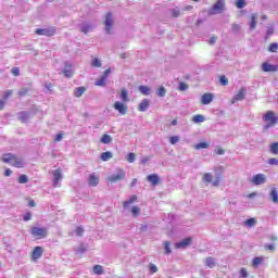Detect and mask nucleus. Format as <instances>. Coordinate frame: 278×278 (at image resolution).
I'll use <instances>...</instances> for the list:
<instances>
[{
	"mask_svg": "<svg viewBox=\"0 0 278 278\" xmlns=\"http://www.w3.org/2000/svg\"><path fill=\"white\" fill-rule=\"evenodd\" d=\"M86 87H78L74 90V97H77V99H79V97H81L84 94V92H86Z\"/></svg>",
	"mask_w": 278,
	"mask_h": 278,
	"instance_id": "393cba45",
	"label": "nucleus"
},
{
	"mask_svg": "<svg viewBox=\"0 0 278 278\" xmlns=\"http://www.w3.org/2000/svg\"><path fill=\"white\" fill-rule=\"evenodd\" d=\"M265 249H266L267 251H273V252L276 251V248H275V245H273V244H266V245H265Z\"/></svg>",
	"mask_w": 278,
	"mask_h": 278,
	"instance_id": "0e129e2a",
	"label": "nucleus"
},
{
	"mask_svg": "<svg viewBox=\"0 0 278 278\" xmlns=\"http://www.w3.org/2000/svg\"><path fill=\"white\" fill-rule=\"evenodd\" d=\"M232 31L236 34L238 31H240V25L238 24H232Z\"/></svg>",
	"mask_w": 278,
	"mask_h": 278,
	"instance_id": "338daca9",
	"label": "nucleus"
},
{
	"mask_svg": "<svg viewBox=\"0 0 278 278\" xmlns=\"http://www.w3.org/2000/svg\"><path fill=\"white\" fill-rule=\"evenodd\" d=\"M213 100H214V96L212 93H204L201 98V104L210 105V103H212Z\"/></svg>",
	"mask_w": 278,
	"mask_h": 278,
	"instance_id": "a211bd4d",
	"label": "nucleus"
},
{
	"mask_svg": "<svg viewBox=\"0 0 278 278\" xmlns=\"http://www.w3.org/2000/svg\"><path fill=\"white\" fill-rule=\"evenodd\" d=\"M191 243H192V238L187 237L184 240L176 242L175 247L176 249H186L187 247H190Z\"/></svg>",
	"mask_w": 278,
	"mask_h": 278,
	"instance_id": "ddd939ff",
	"label": "nucleus"
},
{
	"mask_svg": "<svg viewBox=\"0 0 278 278\" xmlns=\"http://www.w3.org/2000/svg\"><path fill=\"white\" fill-rule=\"evenodd\" d=\"M223 174H217L216 179L212 182V186L214 188H218V186H220V181H223Z\"/></svg>",
	"mask_w": 278,
	"mask_h": 278,
	"instance_id": "bb28decb",
	"label": "nucleus"
},
{
	"mask_svg": "<svg viewBox=\"0 0 278 278\" xmlns=\"http://www.w3.org/2000/svg\"><path fill=\"white\" fill-rule=\"evenodd\" d=\"M18 118L22 123H25L29 118V114L25 111L18 113Z\"/></svg>",
	"mask_w": 278,
	"mask_h": 278,
	"instance_id": "72a5a7b5",
	"label": "nucleus"
},
{
	"mask_svg": "<svg viewBox=\"0 0 278 278\" xmlns=\"http://www.w3.org/2000/svg\"><path fill=\"white\" fill-rule=\"evenodd\" d=\"M164 249H165L166 255H169V253H172V250H170V241H165V242H164Z\"/></svg>",
	"mask_w": 278,
	"mask_h": 278,
	"instance_id": "de8ad7c7",
	"label": "nucleus"
},
{
	"mask_svg": "<svg viewBox=\"0 0 278 278\" xmlns=\"http://www.w3.org/2000/svg\"><path fill=\"white\" fill-rule=\"evenodd\" d=\"M205 266H207V268H214V266H216V261H214V257L212 256L206 257Z\"/></svg>",
	"mask_w": 278,
	"mask_h": 278,
	"instance_id": "b1692460",
	"label": "nucleus"
},
{
	"mask_svg": "<svg viewBox=\"0 0 278 278\" xmlns=\"http://www.w3.org/2000/svg\"><path fill=\"white\" fill-rule=\"evenodd\" d=\"M159 97H166V88L164 86H160L159 90L156 91Z\"/></svg>",
	"mask_w": 278,
	"mask_h": 278,
	"instance_id": "a18cd8bd",
	"label": "nucleus"
},
{
	"mask_svg": "<svg viewBox=\"0 0 278 278\" xmlns=\"http://www.w3.org/2000/svg\"><path fill=\"white\" fill-rule=\"evenodd\" d=\"M255 27H257V14L256 13H252L250 16V29H255Z\"/></svg>",
	"mask_w": 278,
	"mask_h": 278,
	"instance_id": "6ab92c4d",
	"label": "nucleus"
},
{
	"mask_svg": "<svg viewBox=\"0 0 278 278\" xmlns=\"http://www.w3.org/2000/svg\"><path fill=\"white\" fill-rule=\"evenodd\" d=\"M225 10V0H217L214 5L208 10V14L214 16V14H220Z\"/></svg>",
	"mask_w": 278,
	"mask_h": 278,
	"instance_id": "7ed1b4c3",
	"label": "nucleus"
},
{
	"mask_svg": "<svg viewBox=\"0 0 278 278\" xmlns=\"http://www.w3.org/2000/svg\"><path fill=\"white\" fill-rule=\"evenodd\" d=\"M112 136L104 134L101 139L100 142H102V144H110V142H112Z\"/></svg>",
	"mask_w": 278,
	"mask_h": 278,
	"instance_id": "a878e982",
	"label": "nucleus"
},
{
	"mask_svg": "<svg viewBox=\"0 0 278 278\" xmlns=\"http://www.w3.org/2000/svg\"><path fill=\"white\" fill-rule=\"evenodd\" d=\"M91 66L93 68H101L102 64H101V60L99 58H93L91 60Z\"/></svg>",
	"mask_w": 278,
	"mask_h": 278,
	"instance_id": "c756f323",
	"label": "nucleus"
},
{
	"mask_svg": "<svg viewBox=\"0 0 278 278\" xmlns=\"http://www.w3.org/2000/svg\"><path fill=\"white\" fill-rule=\"evenodd\" d=\"M30 233L34 236V238H37V240H42L43 238H47L49 231L47 228L33 227L30 229Z\"/></svg>",
	"mask_w": 278,
	"mask_h": 278,
	"instance_id": "20e7f679",
	"label": "nucleus"
},
{
	"mask_svg": "<svg viewBox=\"0 0 278 278\" xmlns=\"http://www.w3.org/2000/svg\"><path fill=\"white\" fill-rule=\"evenodd\" d=\"M119 97L122 99V103H129V93H128L127 89H122Z\"/></svg>",
	"mask_w": 278,
	"mask_h": 278,
	"instance_id": "aec40b11",
	"label": "nucleus"
},
{
	"mask_svg": "<svg viewBox=\"0 0 278 278\" xmlns=\"http://www.w3.org/2000/svg\"><path fill=\"white\" fill-rule=\"evenodd\" d=\"M42 253H45V250L42 249V247L40 245L35 247L30 254L33 262H38L40 257H42Z\"/></svg>",
	"mask_w": 278,
	"mask_h": 278,
	"instance_id": "6e6552de",
	"label": "nucleus"
},
{
	"mask_svg": "<svg viewBox=\"0 0 278 278\" xmlns=\"http://www.w3.org/2000/svg\"><path fill=\"white\" fill-rule=\"evenodd\" d=\"M35 34H37V36H47L48 38H51V36H55V28L53 26L49 28H37Z\"/></svg>",
	"mask_w": 278,
	"mask_h": 278,
	"instance_id": "0eeeda50",
	"label": "nucleus"
},
{
	"mask_svg": "<svg viewBox=\"0 0 278 278\" xmlns=\"http://www.w3.org/2000/svg\"><path fill=\"white\" fill-rule=\"evenodd\" d=\"M11 73L14 75V77H18V75H21V70L18 67H13Z\"/></svg>",
	"mask_w": 278,
	"mask_h": 278,
	"instance_id": "864d4df0",
	"label": "nucleus"
},
{
	"mask_svg": "<svg viewBox=\"0 0 278 278\" xmlns=\"http://www.w3.org/2000/svg\"><path fill=\"white\" fill-rule=\"evenodd\" d=\"M217 40H218V37L213 36V37L210 38L208 42H210V45H216Z\"/></svg>",
	"mask_w": 278,
	"mask_h": 278,
	"instance_id": "69168bd1",
	"label": "nucleus"
},
{
	"mask_svg": "<svg viewBox=\"0 0 278 278\" xmlns=\"http://www.w3.org/2000/svg\"><path fill=\"white\" fill-rule=\"evenodd\" d=\"M54 177V188H58L60 186V181H62V169L58 168L53 172Z\"/></svg>",
	"mask_w": 278,
	"mask_h": 278,
	"instance_id": "dca6fc26",
	"label": "nucleus"
},
{
	"mask_svg": "<svg viewBox=\"0 0 278 278\" xmlns=\"http://www.w3.org/2000/svg\"><path fill=\"white\" fill-rule=\"evenodd\" d=\"M205 117L203 115H195L193 116V123H203Z\"/></svg>",
	"mask_w": 278,
	"mask_h": 278,
	"instance_id": "09e8293b",
	"label": "nucleus"
},
{
	"mask_svg": "<svg viewBox=\"0 0 278 278\" xmlns=\"http://www.w3.org/2000/svg\"><path fill=\"white\" fill-rule=\"evenodd\" d=\"M85 231L86 230L84 229V226H78L75 229V233H76V236H78V238H81V236H84Z\"/></svg>",
	"mask_w": 278,
	"mask_h": 278,
	"instance_id": "ea45409f",
	"label": "nucleus"
},
{
	"mask_svg": "<svg viewBox=\"0 0 278 278\" xmlns=\"http://www.w3.org/2000/svg\"><path fill=\"white\" fill-rule=\"evenodd\" d=\"M126 102L116 101L113 104L114 110L122 114V116H125L129 112V106L125 104Z\"/></svg>",
	"mask_w": 278,
	"mask_h": 278,
	"instance_id": "39448f33",
	"label": "nucleus"
},
{
	"mask_svg": "<svg viewBox=\"0 0 278 278\" xmlns=\"http://www.w3.org/2000/svg\"><path fill=\"white\" fill-rule=\"evenodd\" d=\"M252 184H254V186H262V184H266V176L264 174L254 175Z\"/></svg>",
	"mask_w": 278,
	"mask_h": 278,
	"instance_id": "9d476101",
	"label": "nucleus"
},
{
	"mask_svg": "<svg viewBox=\"0 0 278 278\" xmlns=\"http://www.w3.org/2000/svg\"><path fill=\"white\" fill-rule=\"evenodd\" d=\"M138 90L143 94V97H149V94H151V87L149 86H139Z\"/></svg>",
	"mask_w": 278,
	"mask_h": 278,
	"instance_id": "4be33fe9",
	"label": "nucleus"
},
{
	"mask_svg": "<svg viewBox=\"0 0 278 278\" xmlns=\"http://www.w3.org/2000/svg\"><path fill=\"white\" fill-rule=\"evenodd\" d=\"M27 92H29V89L27 88H24V89H21L17 94L18 97H26Z\"/></svg>",
	"mask_w": 278,
	"mask_h": 278,
	"instance_id": "5fc2aeb1",
	"label": "nucleus"
},
{
	"mask_svg": "<svg viewBox=\"0 0 278 278\" xmlns=\"http://www.w3.org/2000/svg\"><path fill=\"white\" fill-rule=\"evenodd\" d=\"M262 262H264V257L256 256L252 261V266L254 268H257V266H260V264H262Z\"/></svg>",
	"mask_w": 278,
	"mask_h": 278,
	"instance_id": "7c9ffc66",
	"label": "nucleus"
},
{
	"mask_svg": "<svg viewBox=\"0 0 278 278\" xmlns=\"http://www.w3.org/2000/svg\"><path fill=\"white\" fill-rule=\"evenodd\" d=\"M88 181L91 188H97V186H99V174H96V173L90 174Z\"/></svg>",
	"mask_w": 278,
	"mask_h": 278,
	"instance_id": "4468645a",
	"label": "nucleus"
},
{
	"mask_svg": "<svg viewBox=\"0 0 278 278\" xmlns=\"http://www.w3.org/2000/svg\"><path fill=\"white\" fill-rule=\"evenodd\" d=\"M219 84L222 86H229V79L227 78V76L225 75L219 76Z\"/></svg>",
	"mask_w": 278,
	"mask_h": 278,
	"instance_id": "79ce46f5",
	"label": "nucleus"
},
{
	"mask_svg": "<svg viewBox=\"0 0 278 278\" xmlns=\"http://www.w3.org/2000/svg\"><path fill=\"white\" fill-rule=\"evenodd\" d=\"M172 16L173 18H178V16H181V12L179 10L173 9Z\"/></svg>",
	"mask_w": 278,
	"mask_h": 278,
	"instance_id": "603ef678",
	"label": "nucleus"
},
{
	"mask_svg": "<svg viewBox=\"0 0 278 278\" xmlns=\"http://www.w3.org/2000/svg\"><path fill=\"white\" fill-rule=\"evenodd\" d=\"M93 274H94V275H103V266H101V265H94V266H93Z\"/></svg>",
	"mask_w": 278,
	"mask_h": 278,
	"instance_id": "4c0bfd02",
	"label": "nucleus"
},
{
	"mask_svg": "<svg viewBox=\"0 0 278 278\" xmlns=\"http://www.w3.org/2000/svg\"><path fill=\"white\" fill-rule=\"evenodd\" d=\"M216 155H225V149L218 147L215 151Z\"/></svg>",
	"mask_w": 278,
	"mask_h": 278,
	"instance_id": "052dcab7",
	"label": "nucleus"
},
{
	"mask_svg": "<svg viewBox=\"0 0 278 278\" xmlns=\"http://www.w3.org/2000/svg\"><path fill=\"white\" fill-rule=\"evenodd\" d=\"M106 81H108V78L105 76H102L100 79L96 81V86H105Z\"/></svg>",
	"mask_w": 278,
	"mask_h": 278,
	"instance_id": "49530a36",
	"label": "nucleus"
},
{
	"mask_svg": "<svg viewBox=\"0 0 278 278\" xmlns=\"http://www.w3.org/2000/svg\"><path fill=\"white\" fill-rule=\"evenodd\" d=\"M127 162H129V164H134V162H136V153L130 152L127 154L126 156Z\"/></svg>",
	"mask_w": 278,
	"mask_h": 278,
	"instance_id": "58836bf2",
	"label": "nucleus"
},
{
	"mask_svg": "<svg viewBox=\"0 0 278 278\" xmlns=\"http://www.w3.org/2000/svg\"><path fill=\"white\" fill-rule=\"evenodd\" d=\"M239 275H240V278H247V277H249V271H247V268L242 267L239 270Z\"/></svg>",
	"mask_w": 278,
	"mask_h": 278,
	"instance_id": "8fccbe9b",
	"label": "nucleus"
},
{
	"mask_svg": "<svg viewBox=\"0 0 278 278\" xmlns=\"http://www.w3.org/2000/svg\"><path fill=\"white\" fill-rule=\"evenodd\" d=\"M169 142H170V144H177V142H179V137H177V136L170 137Z\"/></svg>",
	"mask_w": 278,
	"mask_h": 278,
	"instance_id": "4d7b16f0",
	"label": "nucleus"
},
{
	"mask_svg": "<svg viewBox=\"0 0 278 278\" xmlns=\"http://www.w3.org/2000/svg\"><path fill=\"white\" fill-rule=\"evenodd\" d=\"M269 197L274 203H278V191L276 188L271 189Z\"/></svg>",
	"mask_w": 278,
	"mask_h": 278,
	"instance_id": "cd10ccee",
	"label": "nucleus"
},
{
	"mask_svg": "<svg viewBox=\"0 0 278 278\" xmlns=\"http://www.w3.org/2000/svg\"><path fill=\"white\" fill-rule=\"evenodd\" d=\"M122 179H125V169L118 168L116 174L108 178V181L110 184H116V181H122Z\"/></svg>",
	"mask_w": 278,
	"mask_h": 278,
	"instance_id": "423d86ee",
	"label": "nucleus"
},
{
	"mask_svg": "<svg viewBox=\"0 0 278 278\" xmlns=\"http://www.w3.org/2000/svg\"><path fill=\"white\" fill-rule=\"evenodd\" d=\"M147 180L154 187L160 186V176H157V174L148 175Z\"/></svg>",
	"mask_w": 278,
	"mask_h": 278,
	"instance_id": "2eb2a0df",
	"label": "nucleus"
},
{
	"mask_svg": "<svg viewBox=\"0 0 278 278\" xmlns=\"http://www.w3.org/2000/svg\"><path fill=\"white\" fill-rule=\"evenodd\" d=\"M263 121L265 123H268L265 127L268 129V127H275V125L278 124V117L275 115V112L267 111L266 114L263 116Z\"/></svg>",
	"mask_w": 278,
	"mask_h": 278,
	"instance_id": "f03ea898",
	"label": "nucleus"
},
{
	"mask_svg": "<svg viewBox=\"0 0 278 278\" xmlns=\"http://www.w3.org/2000/svg\"><path fill=\"white\" fill-rule=\"evenodd\" d=\"M104 25H105L106 34H112V27L114 25V20L112 17V12L106 13Z\"/></svg>",
	"mask_w": 278,
	"mask_h": 278,
	"instance_id": "1a4fd4ad",
	"label": "nucleus"
},
{
	"mask_svg": "<svg viewBox=\"0 0 278 278\" xmlns=\"http://www.w3.org/2000/svg\"><path fill=\"white\" fill-rule=\"evenodd\" d=\"M13 91L12 90H7L3 93V99H10V97H12Z\"/></svg>",
	"mask_w": 278,
	"mask_h": 278,
	"instance_id": "bf43d9fd",
	"label": "nucleus"
},
{
	"mask_svg": "<svg viewBox=\"0 0 278 278\" xmlns=\"http://www.w3.org/2000/svg\"><path fill=\"white\" fill-rule=\"evenodd\" d=\"M24 220L27 223V220H31V214L29 212H27L25 215H24Z\"/></svg>",
	"mask_w": 278,
	"mask_h": 278,
	"instance_id": "774afa93",
	"label": "nucleus"
},
{
	"mask_svg": "<svg viewBox=\"0 0 278 278\" xmlns=\"http://www.w3.org/2000/svg\"><path fill=\"white\" fill-rule=\"evenodd\" d=\"M114 157V153L106 151L101 154L102 162H108Z\"/></svg>",
	"mask_w": 278,
	"mask_h": 278,
	"instance_id": "5701e85b",
	"label": "nucleus"
},
{
	"mask_svg": "<svg viewBox=\"0 0 278 278\" xmlns=\"http://www.w3.org/2000/svg\"><path fill=\"white\" fill-rule=\"evenodd\" d=\"M62 138H64V134L59 132L54 138V142H61Z\"/></svg>",
	"mask_w": 278,
	"mask_h": 278,
	"instance_id": "13d9d810",
	"label": "nucleus"
},
{
	"mask_svg": "<svg viewBox=\"0 0 278 278\" xmlns=\"http://www.w3.org/2000/svg\"><path fill=\"white\" fill-rule=\"evenodd\" d=\"M262 70H263L264 73H277L278 65H273L268 62H264L262 64Z\"/></svg>",
	"mask_w": 278,
	"mask_h": 278,
	"instance_id": "9b49d317",
	"label": "nucleus"
},
{
	"mask_svg": "<svg viewBox=\"0 0 278 278\" xmlns=\"http://www.w3.org/2000/svg\"><path fill=\"white\" fill-rule=\"evenodd\" d=\"M245 97H247V87H241L238 93L232 98V103H236V101H243Z\"/></svg>",
	"mask_w": 278,
	"mask_h": 278,
	"instance_id": "f8f14e48",
	"label": "nucleus"
},
{
	"mask_svg": "<svg viewBox=\"0 0 278 278\" xmlns=\"http://www.w3.org/2000/svg\"><path fill=\"white\" fill-rule=\"evenodd\" d=\"M138 201V195L134 194L128 200L124 201V208L127 210L131 203H136Z\"/></svg>",
	"mask_w": 278,
	"mask_h": 278,
	"instance_id": "412c9836",
	"label": "nucleus"
},
{
	"mask_svg": "<svg viewBox=\"0 0 278 278\" xmlns=\"http://www.w3.org/2000/svg\"><path fill=\"white\" fill-rule=\"evenodd\" d=\"M159 268H157V265L151 263L150 264V273L151 275H155V273H157Z\"/></svg>",
	"mask_w": 278,
	"mask_h": 278,
	"instance_id": "3c124183",
	"label": "nucleus"
},
{
	"mask_svg": "<svg viewBox=\"0 0 278 278\" xmlns=\"http://www.w3.org/2000/svg\"><path fill=\"white\" fill-rule=\"evenodd\" d=\"M63 75L67 78L73 77V70L71 68V65H66L64 71H63Z\"/></svg>",
	"mask_w": 278,
	"mask_h": 278,
	"instance_id": "c85d7f7f",
	"label": "nucleus"
},
{
	"mask_svg": "<svg viewBox=\"0 0 278 278\" xmlns=\"http://www.w3.org/2000/svg\"><path fill=\"white\" fill-rule=\"evenodd\" d=\"M268 164H269L270 166H278V159H275V157L269 159V160H268Z\"/></svg>",
	"mask_w": 278,
	"mask_h": 278,
	"instance_id": "6e6d98bb",
	"label": "nucleus"
},
{
	"mask_svg": "<svg viewBox=\"0 0 278 278\" xmlns=\"http://www.w3.org/2000/svg\"><path fill=\"white\" fill-rule=\"evenodd\" d=\"M27 181H29V178H27V175L25 174L20 175L17 178L18 184H27Z\"/></svg>",
	"mask_w": 278,
	"mask_h": 278,
	"instance_id": "a19ab883",
	"label": "nucleus"
},
{
	"mask_svg": "<svg viewBox=\"0 0 278 278\" xmlns=\"http://www.w3.org/2000/svg\"><path fill=\"white\" fill-rule=\"evenodd\" d=\"M179 90H180V91L188 90V84H186V83H180V84H179Z\"/></svg>",
	"mask_w": 278,
	"mask_h": 278,
	"instance_id": "680f3d73",
	"label": "nucleus"
},
{
	"mask_svg": "<svg viewBox=\"0 0 278 278\" xmlns=\"http://www.w3.org/2000/svg\"><path fill=\"white\" fill-rule=\"evenodd\" d=\"M140 212L142 211L138 205L131 207V214L135 218H137V216H140Z\"/></svg>",
	"mask_w": 278,
	"mask_h": 278,
	"instance_id": "f704fd0d",
	"label": "nucleus"
},
{
	"mask_svg": "<svg viewBox=\"0 0 278 278\" xmlns=\"http://www.w3.org/2000/svg\"><path fill=\"white\" fill-rule=\"evenodd\" d=\"M81 31L83 34H88V31H90V24L83 26Z\"/></svg>",
	"mask_w": 278,
	"mask_h": 278,
	"instance_id": "e2e57ef3",
	"label": "nucleus"
},
{
	"mask_svg": "<svg viewBox=\"0 0 278 278\" xmlns=\"http://www.w3.org/2000/svg\"><path fill=\"white\" fill-rule=\"evenodd\" d=\"M269 151H270V153H273L274 155H278V141H276V142H274V143L270 144Z\"/></svg>",
	"mask_w": 278,
	"mask_h": 278,
	"instance_id": "2f4dec72",
	"label": "nucleus"
},
{
	"mask_svg": "<svg viewBox=\"0 0 278 278\" xmlns=\"http://www.w3.org/2000/svg\"><path fill=\"white\" fill-rule=\"evenodd\" d=\"M268 51L270 52V53H277V51H278V43H270L269 45V48H268Z\"/></svg>",
	"mask_w": 278,
	"mask_h": 278,
	"instance_id": "c03bdc74",
	"label": "nucleus"
},
{
	"mask_svg": "<svg viewBox=\"0 0 278 278\" xmlns=\"http://www.w3.org/2000/svg\"><path fill=\"white\" fill-rule=\"evenodd\" d=\"M256 224L257 219L255 218H249L244 222V225H247V227H255Z\"/></svg>",
	"mask_w": 278,
	"mask_h": 278,
	"instance_id": "e433bc0d",
	"label": "nucleus"
},
{
	"mask_svg": "<svg viewBox=\"0 0 278 278\" xmlns=\"http://www.w3.org/2000/svg\"><path fill=\"white\" fill-rule=\"evenodd\" d=\"M202 179L205 184H212V179H213L212 173L203 174Z\"/></svg>",
	"mask_w": 278,
	"mask_h": 278,
	"instance_id": "473e14b6",
	"label": "nucleus"
},
{
	"mask_svg": "<svg viewBox=\"0 0 278 278\" xmlns=\"http://www.w3.org/2000/svg\"><path fill=\"white\" fill-rule=\"evenodd\" d=\"M247 7V0H237L236 1V8H238L239 10H242V8Z\"/></svg>",
	"mask_w": 278,
	"mask_h": 278,
	"instance_id": "37998d69",
	"label": "nucleus"
},
{
	"mask_svg": "<svg viewBox=\"0 0 278 278\" xmlns=\"http://www.w3.org/2000/svg\"><path fill=\"white\" fill-rule=\"evenodd\" d=\"M149 105H151V100L149 99H143L139 105H138V111L139 112H147L149 110Z\"/></svg>",
	"mask_w": 278,
	"mask_h": 278,
	"instance_id": "f3484780",
	"label": "nucleus"
},
{
	"mask_svg": "<svg viewBox=\"0 0 278 278\" xmlns=\"http://www.w3.org/2000/svg\"><path fill=\"white\" fill-rule=\"evenodd\" d=\"M194 149H197L198 151L201 150V149H210V143H207V142H200V143L194 146Z\"/></svg>",
	"mask_w": 278,
	"mask_h": 278,
	"instance_id": "c9c22d12",
	"label": "nucleus"
},
{
	"mask_svg": "<svg viewBox=\"0 0 278 278\" xmlns=\"http://www.w3.org/2000/svg\"><path fill=\"white\" fill-rule=\"evenodd\" d=\"M1 162L3 164H11L14 168H23V159L12 154V153H4L1 156Z\"/></svg>",
	"mask_w": 278,
	"mask_h": 278,
	"instance_id": "f257e3e1",
	"label": "nucleus"
}]
</instances>
